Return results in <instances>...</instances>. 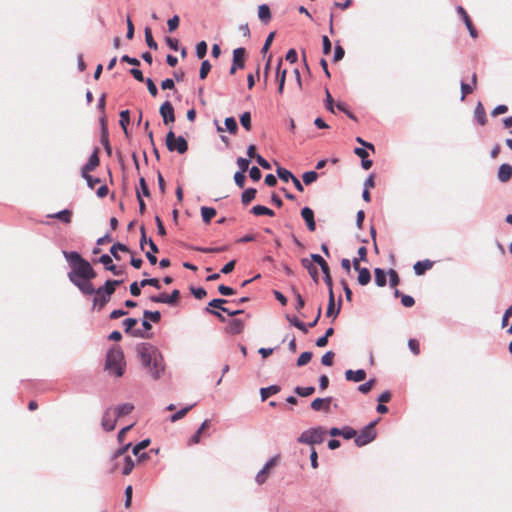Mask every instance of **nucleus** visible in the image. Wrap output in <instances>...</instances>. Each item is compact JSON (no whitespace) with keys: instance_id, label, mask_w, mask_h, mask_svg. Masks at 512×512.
<instances>
[{"instance_id":"nucleus-56","label":"nucleus","mask_w":512,"mask_h":512,"mask_svg":"<svg viewBox=\"0 0 512 512\" xmlns=\"http://www.w3.org/2000/svg\"><path fill=\"white\" fill-rule=\"evenodd\" d=\"M388 275H389V278H390V285L392 287H396L399 284V282H400L398 273L394 269H390L388 271Z\"/></svg>"},{"instance_id":"nucleus-52","label":"nucleus","mask_w":512,"mask_h":512,"mask_svg":"<svg viewBox=\"0 0 512 512\" xmlns=\"http://www.w3.org/2000/svg\"><path fill=\"white\" fill-rule=\"evenodd\" d=\"M341 436L344 437L345 439H352V438H356L357 432L355 429H353L349 426H346V427L342 428Z\"/></svg>"},{"instance_id":"nucleus-62","label":"nucleus","mask_w":512,"mask_h":512,"mask_svg":"<svg viewBox=\"0 0 512 512\" xmlns=\"http://www.w3.org/2000/svg\"><path fill=\"white\" fill-rule=\"evenodd\" d=\"M473 90H474V87L472 85H469L466 83H461V92H462L461 100H464L468 94H471L473 92Z\"/></svg>"},{"instance_id":"nucleus-35","label":"nucleus","mask_w":512,"mask_h":512,"mask_svg":"<svg viewBox=\"0 0 512 512\" xmlns=\"http://www.w3.org/2000/svg\"><path fill=\"white\" fill-rule=\"evenodd\" d=\"M119 251L129 252V249L126 245L121 243H116L110 248V253L116 260L120 259Z\"/></svg>"},{"instance_id":"nucleus-59","label":"nucleus","mask_w":512,"mask_h":512,"mask_svg":"<svg viewBox=\"0 0 512 512\" xmlns=\"http://www.w3.org/2000/svg\"><path fill=\"white\" fill-rule=\"evenodd\" d=\"M375 384V380L371 379L369 380L368 382L364 383V384H361L359 387H358V390L361 392V393H368L374 386Z\"/></svg>"},{"instance_id":"nucleus-19","label":"nucleus","mask_w":512,"mask_h":512,"mask_svg":"<svg viewBox=\"0 0 512 512\" xmlns=\"http://www.w3.org/2000/svg\"><path fill=\"white\" fill-rule=\"evenodd\" d=\"M512 178V166L510 164H502L498 170V179L505 183Z\"/></svg>"},{"instance_id":"nucleus-57","label":"nucleus","mask_w":512,"mask_h":512,"mask_svg":"<svg viewBox=\"0 0 512 512\" xmlns=\"http://www.w3.org/2000/svg\"><path fill=\"white\" fill-rule=\"evenodd\" d=\"M245 173L244 172H236L234 175L235 183L238 187L243 188L245 185Z\"/></svg>"},{"instance_id":"nucleus-44","label":"nucleus","mask_w":512,"mask_h":512,"mask_svg":"<svg viewBox=\"0 0 512 512\" xmlns=\"http://www.w3.org/2000/svg\"><path fill=\"white\" fill-rule=\"evenodd\" d=\"M315 392V388L313 386L309 387H296L295 393L301 397H308Z\"/></svg>"},{"instance_id":"nucleus-13","label":"nucleus","mask_w":512,"mask_h":512,"mask_svg":"<svg viewBox=\"0 0 512 512\" xmlns=\"http://www.w3.org/2000/svg\"><path fill=\"white\" fill-rule=\"evenodd\" d=\"M137 324V319L135 318H127L123 321V325L125 326V332L130 333L134 337L146 338L147 336L141 329L132 330L133 327Z\"/></svg>"},{"instance_id":"nucleus-4","label":"nucleus","mask_w":512,"mask_h":512,"mask_svg":"<svg viewBox=\"0 0 512 512\" xmlns=\"http://www.w3.org/2000/svg\"><path fill=\"white\" fill-rule=\"evenodd\" d=\"M129 447L130 444H127L125 447H122L115 452L111 472H115L118 469H121L123 475H129L132 472L134 462L130 456L126 455Z\"/></svg>"},{"instance_id":"nucleus-8","label":"nucleus","mask_w":512,"mask_h":512,"mask_svg":"<svg viewBox=\"0 0 512 512\" xmlns=\"http://www.w3.org/2000/svg\"><path fill=\"white\" fill-rule=\"evenodd\" d=\"M375 422H371L366 427H364L360 434H358L355 438V443L358 447L367 445L368 443L372 442L376 437V430H375Z\"/></svg>"},{"instance_id":"nucleus-24","label":"nucleus","mask_w":512,"mask_h":512,"mask_svg":"<svg viewBox=\"0 0 512 512\" xmlns=\"http://www.w3.org/2000/svg\"><path fill=\"white\" fill-rule=\"evenodd\" d=\"M73 212L69 209L62 210L60 212L50 214L48 217L60 220L63 223L69 224L72 221Z\"/></svg>"},{"instance_id":"nucleus-14","label":"nucleus","mask_w":512,"mask_h":512,"mask_svg":"<svg viewBox=\"0 0 512 512\" xmlns=\"http://www.w3.org/2000/svg\"><path fill=\"white\" fill-rule=\"evenodd\" d=\"M301 216L304 219V221L306 222L308 230L311 231V232H314L315 229H316V223H315V220H314V212H313V210L311 208H309V207H304L301 210Z\"/></svg>"},{"instance_id":"nucleus-39","label":"nucleus","mask_w":512,"mask_h":512,"mask_svg":"<svg viewBox=\"0 0 512 512\" xmlns=\"http://www.w3.org/2000/svg\"><path fill=\"white\" fill-rule=\"evenodd\" d=\"M143 316L148 321H152L154 323H158L161 320V314L159 311H149L145 310Z\"/></svg>"},{"instance_id":"nucleus-31","label":"nucleus","mask_w":512,"mask_h":512,"mask_svg":"<svg viewBox=\"0 0 512 512\" xmlns=\"http://www.w3.org/2000/svg\"><path fill=\"white\" fill-rule=\"evenodd\" d=\"M134 409V406L130 403H125L116 408H113L118 418L130 414Z\"/></svg>"},{"instance_id":"nucleus-55","label":"nucleus","mask_w":512,"mask_h":512,"mask_svg":"<svg viewBox=\"0 0 512 512\" xmlns=\"http://www.w3.org/2000/svg\"><path fill=\"white\" fill-rule=\"evenodd\" d=\"M227 303V300L226 299H222V298H217V299H213L209 302L208 304V307L211 309V308H217V309H221L224 308L223 305Z\"/></svg>"},{"instance_id":"nucleus-34","label":"nucleus","mask_w":512,"mask_h":512,"mask_svg":"<svg viewBox=\"0 0 512 512\" xmlns=\"http://www.w3.org/2000/svg\"><path fill=\"white\" fill-rule=\"evenodd\" d=\"M257 190L254 188L246 189L241 196L242 203L244 205L249 204L256 196Z\"/></svg>"},{"instance_id":"nucleus-46","label":"nucleus","mask_w":512,"mask_h":512,"mask_svg":"<svg viewBox=\"0 0 512 512\" xmlns=\"http://www.w3.org/2000/svg\"><path fill=\"white\" fill-rule=\"evenodd\" d=\"M240 123L241 125L247 130V131H250L251 130V114L250 112H244L241 116H240Z\"/></svg>"},{"instance_id":"nucleus-58","label":"nucleus","mask_w":512,"mask_h":512,"mask_svg":"<svg viewBox=\"0 0 512 512\" xmlns=\"http://www.w3.org/2000/svg\"><path fill=\"white\" fill-rule=\"evenodd\" d=\"M180 298V291L175 289L171 292L170 295H168V304L169 305H176Z\"/></svg>"},{"instance_id":"nucleus-37","label":"nucleus","mask_w":512,"mask_h":512,"mask_svg":"<svg viewBox=\"0 0 512 512\" xmlns=\"http://www.w3.org/2000/svg\"><path fill=\"white\" fill-rule=\"evenodd\" d=\"M145 41L149 48L156 50L158 45L152 36V31L149 27L145 28Z\"/></svg>"},{"instance_id":"nucleus-33","label":"nucleus","mask_w":512,"mask_h":512,"mask_svg":"<svg viewBox=\"0 0 512 512\" xmlns=\"http://www.w3.org/2000/svg\"><path fill=\"white\" fill-rule=\"evenodd\" d=\"M202 219L205 223H210L211 219L216 215V210L212 207L203 206L201 208Z\"/></svg>"},{"instance_id":"nucleus-54","label":"nucleus","mask_w":512,"mask_h":512,"mask_svg":"<svg viewBox=\"0 0 512 512\" xmlns=\"http://www.w3.org/2000/svg\"><path fill=\"white\" fill-rule=\"evenodd\" d=\"M140 286L141 287H146V286H153L157 289H160L161 286H160V282L158 279L156 278H150V279H144L140 282Z\"/></svg>"},{"instance_id":"nucleus-28","label":"nucleus","mask_w":512,"mask_h":512,"mask_svg":"<svg viewBox=\"0 0 512 512\" xmlns=\"http://www.w3.org/2000/svg\"><path fill=\"white\" fill-rule=\"evenodd\" d=\"M251 213H253L256 216L266 215V216L272 217L275 215L273 210H271L270 208H268L266 206H262V205L254 206L251 209Z\"/></svg>"},{"instance_id":"nucleus-16","label":"nucleus","mask_w":512,"mask_h":512,"mask_svg":"<svg viewBox=\"0 0 512 512\" xmlns=\"http://www.w3.org/2000/svg\"><path fill=\"white\" fill-rule=\"evenodd\" d=\"M433 265V261L426 259L423 261H417L414 264L413 269L416 275L421 276L424 275L426 271L430 270L433 267Z\"/></svg>"},{"instance_id":"nucleus-32","label":"nucleus","mask_w":512,"mask_h":512,"mask_svg":"<svg viewBox=\"0 0 512 512\" xmlns=\"http://www.w3.org/2000/svg\"><path fill=\"white\" fill-rule=\"evenodd\" d=\"M359 274H358V283L360 285H367L370 280H371V274H370V271L367 269V268H362V269H359Z\"/></svg>"},{"instance_id":"nucleus-6","label":"nucleus","mask_w":512,"mask_h":512,"mask_svg":"<svg viewBox=\"0 0 512 512\" xmlns=\"http://www.w3.org/2000/svg\"><path fill=\"white\" fill-rule=\"evenodd\" d=\"M113 293L114 292L105 284L98 289L94 288V292L92 294L95 295L93 299L94 308H97L98 310L103 309L104 306L110 301Z\"/></svg>"},{"instance_id":"nucleus-29","label":"nucleus","mask_w":512,"mask_h":512,"mask_svg":"<svg viewBox=\"0 0 512 512\" xmlns=\"http://www.w3.org/2000/svg\"><path fill=\"white\" fill-rule=\"evenodd\" d=\"M279 391H280V387L277 385H272V386H269L266 388H261V390H260L261 400L265 401L271 395L277 394Z\"/></svg>"},{"instance_id":"nucleus-42","label":"nucleus","mask_w":512,"mask_h":512,"mask_svg":"<svg viewBox=\"0 0 512 512\" xmlns=\"http://www.w3.org/2000/svg\"><path fill=\"white\" fill-rule=\"evenodd\" d=\"M193 406L194 405L184 407L181 410H179L178 412H176L175 414H173L170 418L171 422H176V421L184 418L187 415V413L192 409Z\"/></svg>"},{"instance_id":"nucleus-50","label":"nucleus","mask_w":512,"mask_h":512,"mask_svg":"<svg viewBox=\"0 0 512 512\" xmlns=\"http://www.w3.org/2000/svg\"><path fill=\"white\" fill-rule=\"evenodd\" d=\"M211 70V64L209 63L208 60H204L201 64V68H200V72H199V76L200 78L203 80L207 77L208 73L210 72Z\"/></svg>"},{"instance_id":"nucleus-30","label":"nucleus","mask_w":512,"mask_h":512,"mask_svg":"<svg viewBox=\"0 0 512 512\" xmlns=\"http://www.w3.org/2000/svg\"><path fill=\"white\" fill-rule=\"evenodd\" d=\"M148 244L151 251L146 253V257L152 265H155L157 263V258L154 253H158L159 249L152 239H149Z\"/></svg>"},{"instance_id":"nucleus-7","label":"nucleus","mask_w":512,"mask_h":512,"mask_svg":"<svg viewBox=\"0 0 512 512\" xmlns=\"http://www.w3.org/2000/svg\"><path fill=\"white\" fill-rule=\"evenodd\" d=\"M166 146L169 151H177L180 154H184L188 150L185 138L182 136L176 138L173 131H169L166 135Z\"/></svg>"},{"instance_id":"nucleus-5","label":"nucleus","mask_w":512,"mask_h":512,"mask_svg":"<svg viewBox=\"0 0 512 512\" xmlns=\"http://www.w3.org/2000/svg\"><path fill=\"white\" fill-rule=\"evenodd\" d=\"M326 430L323 427H315L305 430L298 438V442L302 444L314 445L324 441Z\"/></svg>"},{"instance_id":"nucleus-10","label":"nucleus","mask_w":512,"mask_h":512,"mask_svg":"<svg viewBox=\"0 0 512 512\" xmlns=\"http://www.w3.org/2000/svg\"><path fill=\"white\" fill-rule=\"evenodd\" d=\"M160 115L163 118V122L165 125L173 123L175 121L174 108L171 102H164L159 109Z\"/></svg>"},{"instance_id":"nucleus-22","label":"nucleus","mask_w":512,"mask_h":512,"mask_svg":"<svg viewBox=\"0 0 512 512\" xmlns=\"http://www.w3.org/2000/svg\"><path fill=\"white\" fill-rule=\"evenodd\" d=\"M345 377L348 381L361 382L366 378V372L363 369L357 371L347 370Z\"/></svg>"},{"instance_id":"nucleus-61","label":"nucleus","mask_w":512,"mask_h":512,"mask_svg":"<svg viewBox=\"0 0 512 512\" xmlns=\"http://www.w3.org/2000/svg\"><path fill=\"white\" fill-rule=\"evenodd\" d=\"M408 346L410 350L413 352V354L418 355L420 353V345L418 340L416 339H410L408 341Z\"/></svg>"},{"instance_id":"nucleus-49","label":"nucleus","mask_w":512,"mask_h":512,"mask_svg":"<svg viewBox=\"0 0 512 512\" xmlns=\"http://www.w3.org/2000/svg\"><path fill=\"white\" fill-rule=\"evenodd\" d=\"M207 53V44L205 41H201L196 46V55L199 59H203Z\"/></svg>"},{"instance_id":"nucleus-11","label":"nucleus","mask_w":512,"mask_h":512,"mask_svg":"<svg viewBox=\"0 0 512 512\" xmlns=\"http://www.w3.org/2000/svg\"><path fill=\"white\" fill-rule=\"evenodd\" d=\"M277 458L270 459L265 466L259 471V473L256 475V482L261 485L266 482V480L269 477L271 469L276 465Z\"/></svg>"},{"instance_id":"nucleus-45","label":"nucleus","mask_w":512,"mask_h":512,"mask_svg":"<svg viewBox=\"0 0 512 512\" xmlns=\"http://www.w3.org/2000/svg\"><path fill=\"white\" fill-rule=\"evenodd\" d=\"M312 352H303L297 359V366L301 367L308 364L312 359Z\"/></svg>"},{"instance_id":"nucleus-60","label":"nucleus","mask_w":512,"mask_h":512,"mask_svg":"<svg viewBox=\"0 0 512 512\" xmlns=\"http://www.w3.org/2000/svg\"><path fill=\"white\" fill-rule=\"evenodd\" d=\"M139 186H140V190H139L140 195L143 194L144 196L149 197L150 191H149L148 185L143 177H141L139 180Z\"/></svg>"},{"instance_id":"nucleus-23","label":"nucleus","mask_w":512,"mask_h":512,"mask_svg":"<svg viewBox=\"0 0 512 512\" xmlns=\"http://www.w3.org/2000/svg\"><path fill=\"white\" fill-rule=\"evenodd\" d=\"M301 264L304 268H306L308 270L312 279L317 283L319 281L318 269L312 263V261L307 258H304L301 260Z\"/></svg>"},{"instance_id":"nucleus-18","label":"nucleus","mask_w":512,"mask_h":512,"mask_svg":"<svg viewBox=\"0 0 512 512\" xmlns=\"http://www.w3.org/2000/svg\"><path fill=\"white\" fill-rule=\"evenodd\" d=\"M99 165L98 150H95L90 156L88 162L82 168V175L89 174Z\"/></svg>"},{"instance_id":"nucleus-63","label":"nucleus","mask_w":512,"mask_h":512,"mask_svg":"<svg viewBox=\"0 0 512 512\" xmlns=\"http://www.w3.org/2000/svg\"><path fill=\"white\" fill-rule=\"evenodd\" d=\"M249 160L248 159H245V158H242V157H239L237 159V165L239 166L240 168V171L239 172H246L249 168Z\"/></svg>"},{"instance_id":"nucleus-12","label":"nucleus","mask_w":512,"mask_h":512,"mask_svg":"<svg viewBox=\"0 0 512 512\" xmlns=\"http://www.w3.org/2000/svg\"><path fill=\"white\" fill-rule=\"evenodd\" d=\"M457 12H458L459 16L462 18V20L464 21V23L469 31L470 36L472 38H476L478 36V32H477L475 26L473 25L472 20L470 19L466 10L462 6H458Z\"/></svg>"},{"instance_id":"nucleus-64","label":"nucleus","mask_w":512,"mask_h":512,"mask_svg":"<svg viewBox=\"0 0 512 512\" xmlns=\"http://www.w3.org/2000/svg\"><path fill=\"white\" fill-rule=\"evenodd\" d=\"M146 85H147L149 93L153 97H156L158 94V89H157L156 85L154 84V82L152 81V79H150V78L146 79Z\"/></svg>"},{"instance_id":"nucleus-43","label":"nucleus","mask_w":512,"mask_h":512,"mask_svg":"<svg viewBox=\"0 0 512 512\" xmlns=\"http://www.w3.org/2000/svg\"><path fill=\"white\" fill-rule=\"evenodd\" d=\"M130 123V113L128 110H123L120 112V125L123 128L124 132L127 133V125Z\"/></svg>"},{"instance_id":"nucleus-41","label":"nucleus","mask_w":512,"mask_h":512,"mask_svg":"<svg viewBox=\"0 0 512 512\" xmlns=\"http://www.w3.org/2000/svg\"><path fill=\"white\" fill-rule=\"evenodd\" d=\"M225 126L231 134H236L238 131V125L234 117H227L225 119Z\"/></svg>"},{"instance_id":"nucleus-3","label":"nucleus","mask_w":512,"mask_h":512,"mask_svg":"<svg viewBox=\"0 0 512 512\" xmlns=\"http://www.w3.org/2000/svg\"><path fill=\"white\" fill-rule=\"evenodd\" d=\"M124 354L120 346H113L106 355L105 370L110 375L121 377L125 371Z\"/></svg>"},{"instance_id":"nucleus-25","label":"nucleus","mask_w":512,"mask_h":512,"mask_svg":"<svg viewBox=\"0 0 512 512\" xmlns=\"http://www.w3.org/2000/svg\"><path fill=\"white\" fill-rule=\"evenodd\" d=\"M340 303H341V301H339V304ZM339 312H340V306L337 309H335L334 293H333V291H330L326 315L328 317L333 316L335 318L339 314Z\"/></svg>"},{"instance_id":"nucleus-26","label":"nucleus","mask_w":512,"mask_h":512,"mask_svg":"<svg viewBox=\"0 0 512 512\" xmlns=\"http://www.w3.org/2000/svg\"><path fill=\"white\" fill-rule=\"evenodd\" d=\"M258 17L263 23H269L271 20V11L268 5L262 4L258 7Z\"/></svg>"},{"instance_id":"nucleus-48","label":"nucleus","mask_w":512,"mask_h":512,"mask_svg":"<svg viewBox=\"0 0 512 512\" xmlns=\"http://www.w3.org/2000/svg\"><path fill=\"white\" fill-rule=\"evenodd\" d=\"M318 178V174L317 172L315 171H308V172H305L302 176V179H303V182L306 184V185H309L313 182H315Z\"/></svg>"},{"instance_id":"nucleus-15","label":"nucleus","mask_w":512,"mask_h":512,"mask_svg":"<svg viewBox=\"0 0 512 512\" xmlns=\"http://www.w3.org/2000/svg\"><path fill=\"white\" fill-rule=\"evenodd\" d=\"M331 398H316L311 402V408L314 411L324 410L326 412L330 411Z\"/></svg>"},{"instance_id":"nucleus-36","label":"nucleus","mask_w":512,"mask_h":512,"mask_svg":"<svg viewBox=\"0 0 512 512\" xmlns=\"http://www.w3.org/2000/svg\"><path fill=\"white\" fill-rule=\"evenodd\" d=\"M375 274V282L379 287H383L386 285V273L384 270L380 268H376L374 271Z\"/></svg>"},{"instance_id":"nucleus-17","label":"nucleus","mask_w":512,"mask_h":512,"mask_svg":"<svg viewBox=\"0 0 512 512\" xmlns=\"http://www.w3.org/2000/svg\"><path fill=\"white\" fill-rule=\"evenodd\" d=\"M99 261L105 266L106 270L111 271L114 275H120L123 273L122 269H119L116 265L113 264L112 258L109 255H102Z\"/></svg>"},{"instance_id":"nucleus-38","label":"nucleus","mask_w":512,"mask_h":512,"mask_svg":"<svg viewBox=\"0 0 512 512\" xmlns=\"http://www.w3.org/2000/svg\"><path fill=\"white\" fill-rule=\"evenodd\" d=\"M277 175L284 182L292 181V177H295L289 170L283 167L277 168Z\"/></svg>"},{"instance_id":"nucleus-1","label":"nucleus","mask_w":512,"mask_h":512,"mask_svg":"<svg viewBox=\"0 0 512 512\" xmlns=\"http://www.w3.org/2000/svg\"><path fill=\"white\" fill-rule=\"evenodd\" d=\"M65 256L71 264V271L68 274L69 280L78 287L84 295H92L94 285L91 283V280L94 279L97 274L91 264L77 252H65Z\"/></svg>"},{"instance_id":"nucleus-27","label":"nucleus","mask_w":512,"mask_h":512,"mask_svg":"<svg viewBox=\"0 0 512 512\" xmlns=\"http://www.w3.org/2000/svg\"><path fill=\"white\" fill-rule=\"evenodd\" d=\"M474 114H475V117H476L478 123L481 126H484L487 123L486 112H485L484 106L482 105L481 102H479L477 104Z\"/></svg>"},{"instance_id":"nucleus-9","label":"nucleus","mask_w":512,"mask_h":512,"mask_svg":"<svg viewBox=\"0 0 512 512\" xmlns=\"http://www.w3.org/2000/svg\"><path fill=\"white\" fill-rule=\"evenodd\" d=\"M117 419H118V416L115 413V411L113 410V408L107 409L104 412V414L102 416V420H101V425H102L103 429L108 432L113 431L116 427Z\"/></svg>"},{"instance_id":"nucleus-51","label":"nucleus","mask_w":512,"mask_h":512,"mask_svg":"<svg viewBox=\"0 0 512 512\" xmlns=\"http://www.w3.org/2000/svg\"><path fill=\"white\" fill-rule=\"evenodd\" d=\"M334 356H335V353L333 351L326 352L321 358L322 364L325 366H332Z\"/></svg>"},{"instance_id":"nucleus-20","label":"nucleus","mask_w":512,"mask_h":512,"mask_svg":"<svg viewBox=\"0 0 512 512\" xmlns=\"http://www.w3.org/2000/svg\"><path fill=\"white\" fill-rule=\"evenodd\" d=\"M245 49L240 47L233 51V65L239 67V69L244 68L245 65Z\"/></svg>"},{"instance_id":"nucleus-40","label":"nucleus","mask_w":512,"mask_h":512,"mask_svg":"<svg viewBox=\"0 0 512 512\" xmlns=\"http://www.w3.org/2000/svg\"><path fill=\"white\" fill-rule=\"evenodd\" d=\"M287 319L293 326H295L302 332H304V333L308 332V326L304 322L300 321L297 317H289L288 316Z\"/></svg>"},{"instance_id":"nucleus-53","label":"nucleus","mask_w":512,"mask_h":512,"mask_svg":"<svg viewBox=\"0 0 512 512\" xmlns=\"http://www.w3.org/2000/svg\"><path fill=\"white\" fill-rule=\"evenodd\" d=\"M179 22H180V19H179L178 15H175L172 18H170L167 21V26H168L169 32H174L179 27Z\"/></svg>"},{"instance_id":"nucleus-47","label":"nucleus","mask_w":512,"mask_h":512,"mask_svg":"<svg viewBox=\"0 0 512 512\" xmlns=\"http://www.w3.org/2000/svg\"><path fill=\"white\" fill-rule=\"evenodd\" d=\"M150 441L148 439L146 440H143L141 441L139 444H137L134 448H133V454L135 456H139V458H143L145 456V454H142L140 455V452L145 449L148 445H149Z\"/></svg>"},{"instance_id":"nucleus-2","label":"nucleus","mask_w":512,"mask_h":512,"mask_svg":"<svg viewBox=\"0 0 512 512\" xmlns=\"http://www.w3.org/2000/svg\"><path fill=\"white\" fill-rule=\"evenodd\" d=\"M136 351L150 376L155 380L159 379L165 371L163 357L159 350L149 343H141L137 346Z\"/></svg>"},{"instance_id":"nucleus-21","label":"nucleus","mask_w":512,"mask_h":512,"mask_svg":"<svg viewBox=\"0 0 512 512\" xmlns=\"http://www.w3.org/2000/svg\"><path fill=\"white\" fill-rule=\"evenodd\" d=\"M245 323L240 319H233L229 322L227 331L232 335H237L242 333L244 330Z\"/></svg>"}]
</instances>
